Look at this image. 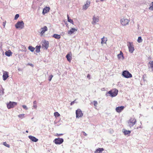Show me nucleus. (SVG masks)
Segmentation results:
<instances>
[{"label": "nucleus", "mask_w": 153, "mask_h": 153, "mask_svg": "<svg viewBox=\"0 0 153 153\" xmlns=\"http://www.w3.org/2000/svg\"><path fill=\"white\" fill-rule=\"evenodd\" d=\"M118 92V90L115 88L112 89L107 93L106 94H108L109 96L111 97H114L116 96L117 95Z\"/></svg>", "instance_id": "obj_1"}, {"label": "nucleus", "mask_w": 153, "mask_h": 153, "mask_svg": "<svg viewBox=\"0 0 153 153\" xmlns=\"http://www.w3.org/2000/svg\"><path fill=\"white\" fill-rule=\"evenodd\" d=\"M129 22V20L124 17L121 19L120 20L121 24L123 26L128 25Z\"/></svg>", "instance_id": "obj_2"}, {"label": "nucleus", "mask_w": 153, "mask_h": 153, "mask_svg": "<svg viewBox=\"0 0 153 153\" xmlns=\"http://www.w3.org/2000/svg\"><path fill=\"white\" fill-rule=\"evenodd\" d=\"M136 122V120L134 118H131L128 122L129 126L131 128L135 124Z\"/></svg>", "instance_id": "obj_3"}, {"label": "nucleus", "mask_w": 153, "mask_h": 153, "mask_svg": "<svg viewBox=\"0 0 153 153\" xmlns=\"http://www.w3.org/2000/svg\"><path fill=\"white\" fill-rule=\"evenodd\" d=\"M15 27L16 28L21 29L23 28L24 27V25L23 21L18 22L15 25Z\"/></svg>", "instance_id": "obj_4"}, {"label": "nucleus", "mask_w": 153, "mask_h": 153, "mask_svg": "<svg viewBox=\"0 0 153 153\" xmlns=\"http://www.w3.org/2000/svg\"><path fill=\"white\" fill-rule=\"evenodd\" d=\"M122 75L125 78H128L132 77V76L131 74L127 71H124L123 72Z\"/></svg>", "instance_id": "obj_5"}, {"label": "nucleus", "mask_w": 153, "mask_h": 153, "mask_svg": "<svg viewBox=\"0 0 153 153\" xmlns=\"http://www.w3.org/2000/svg\"><path fill=\"white\" fill-rule=\"evenodd\" d=\"M17 105V103L16 102L10 101L7 104V107L9 109L14 108Z\"/></svg>", "instance_id": "obj_6"}, {"label": "nucleus", "mask_w": 153, "mask_h": 153, "mask_svg": "<svg viewBox=\"0 0 153 153\" xmlns=\"http://www.w3.org/2000/svg\"><path fill=\"white\" fill-rule=\"evenodd\" d=\"M76 117L79 118L82 117L83 116V114L81 110L80 109H78L76 111Z\"/></svg>", "instance_id": "obj_7"}, {"label": "nucleus", "mask_w": 153, "mask_h": 153, "mask_svg": "<svg viewBox=\"0 0 153 153\" xmlns=\"http://www.w3.org/2000/svg\"><path fill=\"white\" fill-rule=\"evenodd\" d=\"M128 43L127 45L128 47L129 51L130 53H132L134 50L133 43L128 42Z\"/></svg>", "instance_id": "obj_8"}, {"label": "nucleus", "mask_w": 153, "mask_h": 153, "mask_svg": "<svg viewBox=\"0 0 153 153\" xmlns=\"http://www.w3.org/2000/svg\"><path fill=\"white\" fill-rule=\"evenodd\" d=\"M64 140L62 138H58L55 139L53 142L56 144H60L63 142Z\"/></svg>", "instance_id": "obj_9"}, {"label": "nucleus", "mask_w": 153, "mask_h": 153, "mask_svg": "<svg viewBox=\"0 0 153 153\" xmlns=\"http://www.w3.org/2000/svg\"><path fill=\"white\" fill-rule=\"evenodd\" d=\"M48 30V27L46 26H45L41 28L40 29L41 32H40L41 36H42Z\"/></svg>", "instance_id": "obj_10"}, {"label": "nucleus", "mask_w": 153, "mask_h": 153, "mask_svg": "<svg viewBox=\"0 0 153 153\" xmlns=\"http://www.w3.org/2000/svg\"><path fill=\"white\" fill-rule=\"evenodd\" d=\"M72 53L71 52H70L69 53H68L66 56V57L68 60V61L69 62H71V60L72 59Z\"/></svg>", "instance_id": "obj_11"}, {"label": "nucleus", "mask_w": 153, "mask_h": 153, "mask_svg": "<svg viewBox=\"0 0 153 153\" xmlns=\"http://www.w3.org/2000/svg\"><path fill=\"white\" fill-rule=\"evenodd\" d=\"M93 21L92 22V23L93 24H94L98 22L99 20V18L98 16L96 17L94 16L93 17Z\"/></svg>", "instance_id": "obj_12"}, {"label": "nucleus", "mask_w": 153, "mask_h": 153, "mask_svg": "<svg viewBox=\"0 0 153 153\" xmlns=\"http://www.w3.org/2000/svg\"><path fill=\"white\" fill-rule=\"evenodd\" d=\"M124 107L123 106L117 107L116 108V111L118 113H120L124 109Z\"/></svg>", "instance_id": "obj_13"}, {"label": "nucleus", "mask_w": 153, "mask_h": 153, "mask_svg": "<svg viewBox=\"0 0 153 153\" xmlns=\"http://www.w3.org/2000/svg\"><path fill=\"white\" fill-rule=\"evenodd\" d=\"M3 79L4 80H5L8 77V73L7 71H4L3 75Z\"/></svg>", "instance_id": "obj_14"}, {"label": "nucleus", "mask_w": 153, "mask_h": 153, "mask_svg": "<svg viewBox=\"0 0 153 153\" xmlns=\"http://www.w3.org/2000/svg\"><path fill=\"white\" fill-rule=\"evenodd\" d=\"M42 46L47 49L49 46V43L48 41H44L43 42Z\"/></svg>", "instance_id": "obj_15"}, {"label": "nucleus", "mask_w": 153, "mask_h": 153, "mask_svg": "<svg viewBox=\"0 0 153 153\" xmlns=\"http://www.w3.org/2000/svg\"><path fill=\"white\" fill-rule=\"evenodd\" d=\"M50 8L49 7H46L43 9L42 11V13L43 14H45V13L48 12L50 10Z\"/></svg>", "instance_id": "obj_16"}, {"label": "nucleus", "mask_w": 153, "mask_h": 153, "mask_svg": "<svg viewBox=\"0 0 153 153\" xmlns=\"http://www.w3.org/2000/svg\"><path fill=\"white\" fill-rule=\"evenodd\" d=\"M90 3L89 1H87L86 4H85L83 7V9L85 10L88 7L90 4Z\"/></svg>", "instance_id": "obj_17"}, {"label": "nucleus", "mask_w": 153, "mask_h": 153, "mask_svg": "<svg viewBox=\"0 0 153 153\" xmlns=\"http://www.w3.org/2000/svg\"><path fill=\"white\" fill-rule=\"evenodd\" d=\"M77 30L75 28H72L70 30L68 31V34L71 35L74 32L76 31Z\"/></svg>", "instance_id": "obj_18"}, {"label": "nucleus", "mask_w": 153, "mask_h": 153, "mask_svg": "<svg viewBox=\"0 0 153 153\" xmlns=\"http://www.w3.org/2000/svg\"><path fill=\"white\" fill-rule=\"evenodd\" d=\"M28 137L33 142H36L38 140L35 137L32 136H29Z\"/></svg>", "instance_id": "obj_19"}, {"label": "nucleus", "mask_w": 153, "mask_h": 153, "mask_svg": "<svg viewBox=\"0 0 153 153\" xmlns=\"http://www.w3.org/2000/svg\"><path fill=\"white\" fill-rule=\"evenodd\" d=\"M104 150L103 148H99L94 152V153H102V151Z\"/></svg>", "instance_id": "obj_20"}, {"label": "nucleus", "mask_w": 153, "mask_h": 153, "mask_svg": "<svg viewBox=\"0 0 153 153\" xmlns=\"http://www.w3.org/2000/svg\"><path fill=\"white\" fill-rule=\"evenodd\" d=\"M142 123L140 122H139L137 123L135 125L137 129L142 128L141 127Z\"/></svg>", "instance_id": "obj_21"}, {"label": "nucleus", "mask_w": 153, "mask_h": 153, "mask_svg": "<svg viewBox=\"0 0 153 153\" xmlns=\"http://www.w3.org/2000/svg\"><path fill=\"white\" fill-rule=\"evenodd\" d=\"M12 52L10 50H8L7 51H6L5 52V54L6 55L8 56H10L12 55Z\"/></svg>", "instance_id": "obj_22"}, {"label": "nucleus", "mask_w": 153, "mask_h": 153, "mask_svg": "<svg viewBox=\"0 0 153 153\" xmlns=\"http://www.w3.org/2000/svg\"><path fill=\"white\" fill-rule=\"evenodd\" d=\"M107 41V38H105L104 37H103L101 39V43L103 45L104 44H106Z\"/></svg>", "instance_id": "obj_23"}, {"label": "nucleus", "mask_w": 153, "mask_h": 153, "mask_svg": "<svg viewBox=\"0 0 153 153\" xmlns=\"http://www.w3.org/2000/svg\"><path fill=\"white\" fill-rule=\"evenodd\" d=\"M53 37L55 38V39H59L61 37L60 35H58L56 34H54L53 36Z\"/></svg>", "instance_id": "obj_24"}, {"label": "nucleus", "mask_w": 153, "mask_h": 153, "mask_svg": "<svg viewBox=\"0 0 153 153\" xmlns=\"http://www.w3.org/2000/svg\"><path fill=\"white\" fill-rule=\"evenodd\" d=\"M41 47V46L40 45L39 46H37L36 47V53H38L40 52Z\"/></svg>", "instance_id": "obj_25"}, {"label": "nucleus", "mask_w": 153, "mask_h": 153, "mask_svg": "<svg viewBox=\"0 0 153 153\" xmlns=\"http://www.w3.org/2000/svg\"><path fill=\"white\" fill-rule=\"evenodd\" d=\"M131 131L129 130H125L123 131L124 134L125 135H127L131 133Z\"/></svg>", "instance_id": "obj_26"}, {"label": "nucleus", "mask_w": 153, "mask_h": 153, "mask_svg": "<svg viewBox=\"0 0 153 153\" xmlns=\"http://www.w3.org/2000/svg\"><path fill=\"white\" fill-rule=\"evenodd\" d=\"M4 89L2 87L0 88V95H3L4 93Z\"/></svg>", "instance_id": "obj_27"}, {"label": "nucleus", "mask_w": 153, "mask_h": 153, "mask_svg": "<svg viewBox=\"0 0 153 153\" xmlns=\"http://www.w3.org/2000/svg\"><path fill=\"white\" fill-rule=\"evenodd\" d=\"M149 64L150 65L151 68L152 69V71H153V61L149 62Z\"/></svg>", "instance_id": "obj_28"}, {"label": "nucleus", "mask_w": 153, "mask_h": 153, "mask_svg": "<svg viewBox=\"0 0 153 153\" xmlns=\"http://www.w3.org/2000/svg\"><path fill=\"white\" fill-rule=\"evenodd\" d=\"M28 49L31 52H33L35 50V48L31 46H30L28 47Z\"/></svg>", "instance_id": "obj_29"}, {"label": "nucleus", "mask_w": 153, "mask_h": 153, "mask_svg": "<svg viewBox=\"0 0 153 153\" xmlns=\"http://www.w3.org/2000/svg\"><path fill=\"white\" fill-rule=\"evenodd\" d=\"M143 41V40L142 39L141 36H139L138 37V39L137 40V41L138 43L141 42Z\"/></svg>", "instance_id": "obj_30"}, {"label": "nucleus", "mask_w": 153, "mask_h": 153, "mask_svg": "<svg viewBox=\"0 0 153 153\" xmlns=\"http://www.w3.org/2000/svg\"><path fill=\"white\" fill-rule=\"evenodd\" d=\"M25 115V114H19V115L18 116L19 118H20L21 119H22L24 117Z\"/></svg>", "instance_id": "obj_31"}, {"label": "nucleus", "mask_w": 153, "mask_h": 153, "mask_svg": "<svg viewBox=\"0 0 153 153\" xmlns=\"http://www.w3.org/2000/svg\"><path fill=\"white\" fill-rule=\"evenodd\" d=\"M3 144L7 147L9 148L10 147V146L8 144H7L6 142H4L3 143Z\"/></svg>", "instance_id": "obj_32"}, {"label": "nucleus", "mask_w": 153, "mask_h": 153, "mask_svg": "<svg viewBox=\"0 0 153 153\" xmlns=\"http://www.w3.org/2000/svg\"><path fill=\"white\" fill-rule=\"evenodd\" d=\"M54 115L56 117H58L60 116V114L58 112H56L54 113Z\"/></svg>", "instance_id": "obj_33"}, {"label": "nucleus", "mask_w": 153, "mask_h": 153, "mask_svg": "<svg viewBox=\"0 0 153 153\" xmlns=\"http://www.w3.org/2000/svg\"><path fill=\"white\" fill-rule=\"evenodd\" d=\"M33 107L35 108H37V105H36V101H35L33 102Z\"/></svg>", "instance_id": "obj_34"}, {"label": "nucleus", "mask_w": 153, "mask_h": 153, "mask_svg": "<svg viewBox=\"0 0 153 153\" xmlns=\"http://www.w3.org/2000/svg\"><path fill=\"white\" fill-rule=\"evenodd\" d=\"M93 102L94 103V105L95 106V107H97L98 105L97 102L96 101H94Z\"/></svg>", "instance_id": "obj_35"}, {"label": "nucleus", "mask_w": 153, "mask_h": 153, "mask_svg": "<svg viewBox=\"0 0 153 153\" xmlns=\"http://www.w3.org/2000/svg\"><path fill=\"white\" fill-rule=\"evenodd\" d=\"M19 17V14H16L15 17L14 19L15 20H16Z\"/></svg>", "instance_id": "obj_36"}, {"label": "nucleus", "mask_w": 153, "mask_h": 153, "mask_svg": "<svg viewBox=\"0 0 153 153\" xmlns=\"http://www.w3.org/2000/svg\"><path fill=\"white\" fill-rule=\"evenodd\" d=\"M53 75H50V76H49V81H50L51 80L52 77H53Z\"/></svg>", "instance_id": "obj_37"}, {"label": "nucleus", "mask_w": 153, "mask_h": 153, "mask_svg": "<svg viewBox=\"0 0 153 153\" xmlns=\"http://www.w3.org/2000/svg\"><path fill=\"white\" fill-rule=\"evenodd\" d=\"M68 22H70L72 24H73V25L74 24V22H73V20L72 19H70V20H68Z\"/></svg>", "instance_id": "obj_38"}, {"label": "nucleus", "mask_w": 153, "mask_h": 153, "mask_svg": "<svg viewBox=\"0 0 153 153\" xmlns=\"http://www.w3.org/2000/svg\"><path fill=\"white\" fill-rule=\"evenodd\" d=\"M22 107L24 109H25V110H27L28 109L27 108L25 105H23Z\"/></svg>", "instance_id": "obj_39"}, {"label": "nucleus", "mask_w": 153, "mask_h": 153, "mask_svg": "<svg viewBox=\"0 0 153 153\" xmlns=\"http://www.w3.org/2000/svg\"><path fill=\"white\" fill-rule=\"evenodd\" d=\"M149 9L152 10H153V6H151L149 8Z\"/></svg>", "instance_id": "obj_40"}, {"label": "nucleus", "mask_w": 153, "mask_h": 153, "mask_svg": "<svg viewBox=\"0 0 153 153\" xmlns=\"http://www.w3.org/2000/svg\"><path fill=\"white\" fill-rule=\"evenodd\" d=\"M82 133H83V134L84 136H87V134L84 131H82Z\"/></svg>", "instance_id": "obj_41"}, {"label": "nucleus", "mask_w": 153, "mask_h": 153, "mask_svg": "<svg viewBox=\"0 0 153 153\" xmlns=\"http://www.w3.org/2000/svg\"><path fill=\"white\" fill-rule=\"evenodd\" d=\"M75 100L71 102V103L70 105H73L75 103Z\"/></svg>", "instance_id": "obj_42"}, {"label": "nucleus", "mask_w": 153, "mask_h": 153, "mask_svg": "<svg viewBox=\"0 0 153 153\" xmlns=\"http://www.w3.org/2000/svg\"><path fill=\"white\" fill-rule=\"evenodd\" d=\"M119 54H120V55H121L123 57V54L122 52L121 51H120V53Z\"/></svg>", "instance_id": "obj_43"}, {"label": "nucleus", "mask_w": 153, "mask_h": 153, "mask_svg": "<svg viewBox=\"0 0 153 153\" xmlns=\"http://www.w3.org/2000/svg\"><path fill=\"white\" fill-rule=\"evenodd\" d=\"M121 56L120 55V54H118V57L119 58H121Z\"/></svg>", "instance_id": "obj_44"}, {"label": "nucleus", "mask_w": 153, "mask_h": 153, "mask_svg": "<svg viewBox=\"0 0 153 153\" xmlns=\"http://www.w3.org/2000/svg\"><path fill=\"white\" fill-rule=\"evenodd\" d=\"M6 22V21H5V22H3V25L4 26V27H5V25Z\"/></svg>", "instance_id": "obj_45"}, {"label": "nucleus", "mask_w": 153, "mask_h": 153, "mask_svg": "<svg viewBox=\"0 0 153 153\" xmlns=\"http://www.w3.org/2000/svg\"><path fill=\"white\" fill-rule=\"evenodd\" d=\"M87 77L88 78H89V79H90V74H88L87 75Z\"/></svg>", "instance_id": "obj_46"}, {"label": "nucleus", "mask_w": 153, "mask_h": 153, "mask_svg": "<svg viewBox=\"0 0 153 153\" xmlns=\"http://www.w3.org/2000/svg\"><path fill=\"white\" fill-rule=\"evenodd\" d=\"M62 135H63V134H57V136H60Z\"/></svg>", "instance_id": "obj_47"}, {"label": "nucleus", "mask_w": 153, "mask_h": 153, "mask_svg": "<svg viewBox=\"0 0 153 153\" xmlns=\"http://www.w3.org/2000/svg\"><path fill=\"white\" fill-rule=\"evenodd\" d=\"M67 19L68 21L69 20H70V19H69V15L68 14L67 15Z\"/></svg>", "instance_id": "obj_48"}, {"label": "nucleus", "mask_w": 153, "mask_h": 153, "mask_svg": "<svg viewBox=\"0 0 153 153\" xmlns=\"http://www.w3.org/2000/svg\"><path fill=\"white\" fill-rule=\"evenodd\" d=\"M152 6H153V2H152Z\"/></svg>", "instance_id": "obj_49"}, {"label": "nucleus", "mask_w": 153, "mask_h": 153, "mask_svg": "<svg viewBox=\"0 0 153 153\" xmlns=\"http://www.w3.org/2000/svg\"><path fill=\"white\" fill-rule=\"evenodd\" d=\"M26 132H27V133H28V131H26Z\"/></svg>", "instance_id": "obj_50"}, {"label": "nucleus", "mask_w": 153, "mask_h": 153, "mask_svg": "<svg viewBox=\"0 0 153 153\" xmlns=\"http://www.w3.org/2000/svg\"><path fill=\"white\" fill-rule=\"evenodd\" d=\"M30 65L31 66H33V65L32 64H31V65Z\"/></svg>", "instance_id": "obj_51"}]
</instances>
